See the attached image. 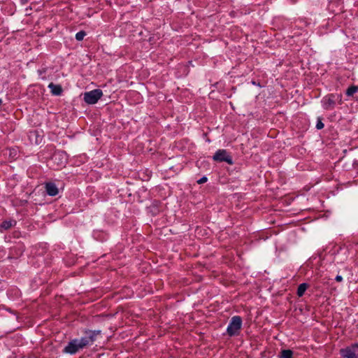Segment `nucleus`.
Returning a JSON list of instances; mask_svg holds the SVG:
<instances>
[{"instance_id":"nucleus-1","label":"nucleus","mask_w":358,"mask_h":358,"mask_svg":"<svg viewBox=\"0 0 358 358\" xmlns=\"http://www.w3.org/2000/svg\"><path fill=\"white\" fill-rule=\"evenodd\" d=\"M84 335L78 338L83 348L92 345L96 341L97 336L101 334V330H91L85 329L83 331Z\"/></svg>"},{"instance_id":"nucleus-2","label":"nucleus","mask_w":358,"mask_h":358,"mask_svg":"<svg viewBox=\"0 0 358 358\" xmlns=\"http://www.w3.org/2000/svg\"><path fill=\"white\" fill-rule=\"evenodd\" d=\"M321 103L324 109L332 110L336 103L342 104V95L341 94H329L322 99Z\"/></svg>"},{"instance_id":"nucleus-3","label":"nucleus","mask_w":358,"mask_h":358,"mask_svg":"<svg viewBox=\"0 0 358 358\" xmlns=\"http://www.w3.org/2000/svg\"><path fill=\"white\" fill-rule=\"evenodd\" d=\"M243 320L238 315L233 316L227 327V334L229 336H238L242 328Z\"/></svg>"},{"instance_id":"nucleus-4","label":"nucleus","mask_w":358,"mask_h":358,"mask_svg":"<svg viewBox=\"0 0 358 358\" xmlns=\"http://www.w3.org/2000/svg\"><path fill=\"white\" fill-rule=\"evenodd\" d=\"M67 162L66 154L62 150H57L54 152L51 158L49 159L48 163L54 168H61L64 166Z\"/></svg>"},{"instance_id":"nucleus-5","label":"nucleus","mask_w":358,"mask_h":358,"mask_svg":"<svg viewBox=\"0 0 358 358\" xmlns=\"http://www.w3.org/2000/svg\"><path fill=\"white\" fill-rule=\"evenodd\" d=\"M84 348L80 343L78 338H74L71 340L68 344L63 349V352L71 355L76 354L80 350Z\"/></svg>"},{"instance_id":"nucleus-6","label":"nucleus","mask_w":358,"mask_h":358,"mask_svg":"<svg viewBox=\"0 0 358 358\" xmlns=\"http://www.w3.org/2000/svg\"><path fill=\"white\" fill-rule=\"evenodd\" d=\"M83 96V99L87 103L94 104L101 98L103 92L96 89L84 93Z\"/></svg>"},{"instance_id":"nucleus-7","label":"nucleus","mask_w":358,"mask_h":358,"mask_svg":"<svg viewBox=\"0 0 358 358\" xmlns=\"http://www.w3.org/2000/svg\"><path fill=\"white\" fill-rule=\"evenodd\" d=\"M340 354L343 358H358V344L353 343L350 346L342 348Z\"/></svg>"},{"instance_id":"nucleus-8","label":"nucleus","mask_w":358,"mask_h":358,"mask_svg":"<svg viewBox=\"0 0 358 358\" xmlns=\"http://www.w3.org/2000/svg\"><path fill=\"white\" fill-rule=\"evenodd\" d=\"M214 161L217 162H227L229 164H233V159L229 153L224 149H220L216 151L213 157Z\"/></svg>"},{"instance_id":"nucleus-9","label":"nucleus","mask_w":358,"mask_h":358,"mask_svg":"<svg viewBox=\"0 0 358 358\" xmlns=\"http://www.w3.org/2000/svg\"><path fill=\"white\" fill-rule=\"evenodd\" d=\"M45 189L47 194L50 196H55L59 194V188L52 182H47L45 183Z\"/></svg>"},{"instance_id":"nucleus-10","label":"nucleus","mask_w":358,"mask_h":358,"mask_svg":"<svg viewBox=\"0 0 358 358\" xmlns=\"http://www.w3.org/2000/svg\"><path fill=\"white\" fill-rule=\"evenodd\" d=\"M17 224V221L14 219H9L3 220L0 224V232L3 233L6 230H8L11 227H15Z\"/></svg>"},{"instance_id":"nucleus-11","label":"nucleus","mask_w":358,"mask_h":358,"mask_svg":"<svg viewBox=\"0 0 358 358\" xmlns=\"http://www.w3.org/2000/svg\"><path fill=\"white\" fill-rule=\"evenodd\" d=\"M48 88L50 90V92L53 95L59 96L62 92V87L59 85H55L52 83L48 85Z\"/></svg>"},{"instance_id":"nucleus-12","label":"nucleus","mask_w":358,"mask_h":358,"mask_svg":"<svg viewBox=\"0 0 358 358\" xmlns=\"http://www.w3.org/2000/svg\"><path fill=\"white\" fill-rule=\"evenodd\" d=\"M308 284L306 282H303V283L300 284L297 288V292H296L297 295L299 297H301L304 294V293L306 291V289H308Z\"/></svg>"},{"instance_id":"nucleus-13","label":"nucleus","mask_w":358,"mask_h":358,"mask_svg":"<svg viewBox=\"0 0 358 358\" xmlns=\"http://www.w3.org/2000/svg\"><path fill=\"white\" fill-rule=\"evenodd\" d=\"M293 352L291 350H283L281 352L280 358H292Z\"/></svg>"},{"instance_id":"nucleus-14","label":"nucleus","mask_w":358,"mask_h":358,"mask_svg":"<svg viewBox=\"0 0 358 358\" xmlns=\"http://www.w3.org/2000/svg\"><path fill=\"white\" fill-rule=\"evenodd\" d=\"M358 91V87L352 85L348 88L346 91V94L349 96H352L355 93Z\"/></svg>"},{"instance_id":"nucleus-15","label":"nucleus","mask_w":358,"mask_h":358,"mask_svg":"<svg viewBox=\"0 0 358 358\" xmlns=\"http://www.w3.org/2000/svg\"><path fill=\"white\" fill-rule=\"evenodd\" d=\"M86 36V33L84 31H80L76 34V39L78 41L83 40L84 37Z\"/></svg>"},{"instance_id":"nucleus-16","label":"nucleus","mask_w":358,"mask_h":358,"mask_svg":"<svg viewBox=\"0 0 358 358\" xmlns=\"http://www.w3.org/2000/svg\"><path fill=\"white\" fill-rule=\"evenodd\" d=\"M324 123L321 121L320 119H318L317 124H316V128L317 129H322L324 128Z\"/></svg>"},{"instance_id":"nucleus-17","label":"nucleus","mask_w":358,"mask_h":358,"mask_svg":"<svg viewBox=\"0 0 358 358\" xmlns=\"http://www.w3.org/2000/svg\"><path fill=\"white\" fill-rule=\"evenodd\" d=\"M101 234H102V233H101V232H99V231H94V233H93V236L94 237V238H96V239H97V240H99V241H103L105 239V238H98V237H99V235H101Z\"/></svg>"},{"instance_id":"nucleus-18","label":"nucleus","mask_w":358,"mask_h":358,"mask_svg":"<svg viewBox=\"0 0 358 358\" xmlns=\"http://www.w3.org/2000/svg\"><path fill=\"white\" fill-rule=\"evenodd\" d=\"M335 280L337 282H341L343 280V277L341 275H337L335 278Z\"/></svg>"},{"instance_id":"nucleus-19","label":"nucleus","mask_w":358,"mask_h":358,"mask_svg":"<svg viewBox=\"0 0 358 358\" xmlns=\"http://www.w3.org/2000/svg\"><path fill=\"white\" fill-rule=\"evenodd\" d=\"M199 184H202L206 182L207 180H196Z\"/></svg>"},{"instance_id":"nucleus-20","label":"nucleus","mask_w":358,"mask_h":358,"mask_svg":"<svg viewBox=\"0 0 358 358\" xmlns=\"http://www.w3.org/2000/svg\"><path fill=\"white\" fill-rule=\"evenodd\" d=\"M201 179L204 180V179H207V178L206 176H203L202 178H201Z\"/></svg>"},{"instance_id":"nucleus-21","label":"nucleus","mask_w":358,"mask_h":358,"mask_svg":"<svg viewBox=\"0 0 358 358\" xmlns=\"http://www.w3.org/2000/svg\"><path fill=\"white\" fill-rule=\"evenodd\" d=\"M2 103V100L0 99V106L1 105Z\"/></svg>"}]
</instances>
